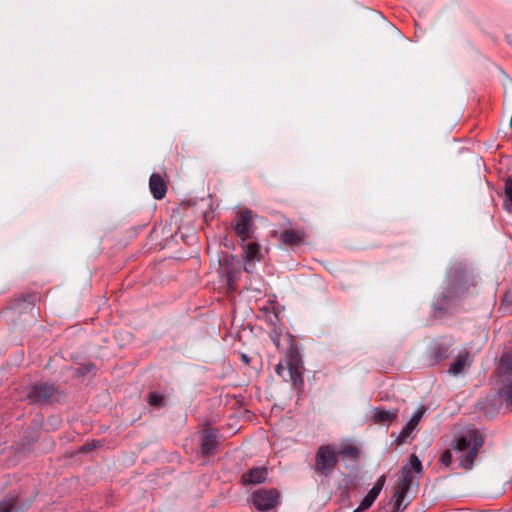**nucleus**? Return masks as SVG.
<instances>
[{
	"label": "nucleus",
	"instance_id": "nucleus-19",
	"mask_svg": "<svg viewBox=\"0 0 512 512\" xmlns=\"http://www.w3.org/2000/svg\"><path fill=\"white\" fill-rule=\"evenodd\" d=\"M469 366L468 353L460 354L457 356L455 361L451 364L449 372L457 375L461 373L465 367Z\"/></svg>",
	"mask_w": 512,
	"mask_h": 512
},
{
	"label": "nucleus",
	"instance_id": "nucleus-13",
	"mask_svg": "<svg viewBox=\"0 0 512 512\" xmlns=\"http://www.w3.org/2000/svg\"><path fill=\"white\" fill-rule=\"evenodd\" d=\"M398 412V409L385 410L382 408H374L371 418L376 424L389 425L397 418Z\"/></svg>",
	"mask_w": 512,
	"mask_h": 512
},
{
	"label": "nucleus",
	"instance_id": "nucleus-12",
	"mask_svg": "<svg viewBox=\"0 0 512 512\" xmlns=\"http://www.w3.org/2000/svg\"><path fill=\"white\" fill-rule=\"evenodd\" d=\"M385 482V478L382 476L373 486V488L368 492V494L362 499L359 507L355 510V512L364 511L371 507L373 502L376 500L378 495L380 494L383 485Z\"/></svg>",
	"mask_w": 512,
	"mask_h": 512
},
{
	"label": "nucleus",
	"instance_id": "nucleus-8",
	"mask_svg": "<svg viewBox=\"0 0 512 512\" xmlns=\"http://www.w3.org/2000/svg\"><path fill=\"white\" fill-rule=\"evenodd\" d=\"M62 398V394L58 392L53 385L41 383L34 384V402H58Z\"/></svg>",
	"mask_w": 512,
	"mask_h": 512
},
{
	"label": "nucleus",
	"instance_id": "nucleus-14",
	"mask_svg": "<svg viewBox=\"0 0 512 512\" xmlns=\"http://www.w3.org/2000/svg\"><path fill=\"white\" fill-rule=\"evenodd\" d=\"M217 432L205 430L201 440V452L203 455H212L217 445Z\"/></svg>",
	"mask_w": 512,
	"mask_h": 512
},
{
	"label": "nucleus",
	"instance_id": "nucleus-18",
	"mask_svg": "<svg viewBox=\"0 0 512 512\" xmlns=\"http://www.w3.org/2000/svg\"><path fill=\"white\" fill-rule=\"evenodd\" d=\"M243 255L246 261L260 260V246L255 242L242 245Z\"/></svg>",
	"mask_w": 512,
	"mask_h": 512
},
{
	"label": "nucleus",
	"instance_id": "nucleus-16",
	"mask_svg": "<svg viewBox=\"0 0 512 512\" xmlns=\"http://www.w3.org/2000/svg\"><path fill=\"white\" fill-rule=\"evenodd\" d=\"M304 236L305 234L301 230L287 229L280 234L279 240L283 244L298 245L303 242Z\"/></svg>",
	"mask_w": 512,
	"mask_h": 512
},
{
	"label": "nucleus",
	"instance_id": "nucleus-23",
	"mask_svg": "<svg viewBox=\"0 0 512 512\" xmlns=\"http://www.w3.org/2000/svg\"><path fill=\"white\" fill-rule=\"evenodd\" d=\"M148 403L151 406L161 407L164 402L163 396L158 392H152L148 395Z\"/></svg>",
	"mask_w": 512,
	"mask_h": 512
},
{
	"label": "nucleus",
	"instance_id": "nucleus-6",
	"mask_svg": "<svg viewBox=\"0 0 512 512\" xmlns=\"http://www.w3.org/2000/svg\"><path fill=\"white\" fill-rule=\"evenodd\" d=\"M253 227V216L251 210L243 209L236 213L233 230L242 243H245L251 238Z\"/></svg>",
	"mask_w": 512,
	"mask_h": 512
},
{
	"label": "nucleus",
	"instance_id": "nucleus-24",
	"mask_svg": "<svg viewBox=\"0 0 512 512\" xmlns=\"http://www.w3.org/2000/svg\"><path fill=\"white\" fill-rule=\"evenodd\" d=\"M410 464L411 467L409 469L412 470V473L415 472L419 474L422 472V463L415 454L410 456Z\"/></svg>",
	"mask_w": 512,
	"mask_h": 512
},
{
	"label": "nucleus",
	"instance_id": "nucleus-28",
	"mask_svg": "<svg viewBox=\"0 0 512 512\" xmlns=\"http://www.w3.org/2000/svg\"><path fill=\"white\" fill-rule=\"evenodd\" d=\"M252 266L251 264H246L244 269L246 272L251 273L252 272Z\"/></svg>",
	"mask_w": 512,
	"mask_h": 512
},
{
	"label": "nucleus",
	"instance_id": "nucleus-11",
	"mask_svg": "<svg viewBox=\"0 0 512 512\" xmlns=\"http://www.w3.org/2000/svg\"><path fill=\"white\" fill-rule=\"evenodd\" d=\"M149 188L153 197L161 200L166 196L167 184L160 174L153 173L149 179Z\"/></svg>",
	"mask_w": 512,
	"mask_h": 512
},
{
	"label": "nucleus",
	"instance_id": "nucleus-22",
	"mask_svg": "<svg viewBox=\"0 0 512 512\" xmlns=\"http://www.w3.org/2000/svg\"><path fill=\"white\" fill-rule=\"evenodd\" d=\"M224 281L227 285L228 291L233 292L236 290V275L232 270L225 273Z\"/></svg>",
	"mask_w": 512,
	"mask_h": 512
},
{
	"label": "nucleus",
	"instance_id": "nucleus-2",
	"mask_svg": "<svg viewBox=\"0 0 512 512\" xmlns=\"http://www.w3.org/2000/svg\"><path fill=\"white\" fill-rule=\"evenodd\" d=\"M303 364L299 351L290 347L286 353L285 364L276 365L275 372L284 381H289L293 388L301 389L304 381L302 377Z\"/></svg>",
	"mask_w": 512,
	"mask_h": 512
},
{
	"label": "nucleus",
	"instance_id": "nucleus-27",
	"mask_svg": "<svg viewBox=\"0 0 512 512\" xmlns=\"http://www.w3.org/2000/svg\"><path fill=\"white\" fill-rule=\"evenodd\" d=\"M440 463L446 467L452 464V452L450 449L445 450L440 456Z\"/></svg>",
	"mask_w": 512,
	"mask_h": 512
},
{
	"label": "nucleus",
	"instance_id": "nucleus-29",
	"mask_svg": "<svg viewBox=\"0 0 512 512\" xmlns=\"http://www.w3.org/2000/svg\"><path fill=\"white\" fill-rule=\"evenodd\" d=\"M242 359H243L246 363H248V362H249V360H248V358H247V356H246V355H242Z\"/></svg>",
	"mask_w": 512,
	"mask_h": 512
},
{
	"label": "nucleus",
	"instance_id": "nucleus-25",
	"mask_svg": "<svg viewBox=\"0 0 512 512\" xmlns=\"http://www.w3.org/2000/svg\"><path fill=\"white\" fill-rule=\"evenodd\" d=\"M448 349L442 346H436L433 349V357L436 361H440L447 357Z\"/></svg>",
	"mask_w": 512,
	"mask_h": 512
},
{
	"label": "nucleus",
	"instance_id": "nucleus-4",
	"mask_svg": "<svg viewBox=\"0 0 512 512\" xmlns=\"http://www.w3.org/2000/svg\"><path fill=\"white\" fill-rule=\"evenodd\" d=\"M450 287L443 293V302L448 299L459 296L468 289V273L462 263L453 265L448 273Z\"/></svg>",
	"mask_w": 512,
	"mask_h": 512
},
{
	"label": "nucleus",
	"instance_id": "nucleus-5",
	"mask_svg": "<svg viewBox=\"0 0 512 512\" xmlns=\"http://www.w3.org/2000/svg\"><path fill=\"white\" fill-rule=\"evenodd\" d=\"M498 374L501 382L500 394L507 405H512V351L501 357Z\"/></svg>",
	"mask_w": 512,
	"mask_h": 512
},
{
	"label": "nucleus",
	"instance_id": "nucleus-20",
	"mask_svg": "<svg viewBox=\"0 0 512 512\" xmlns=\"http://www.w3.org/2000/svg\"><path fill=\"white\" fill-rule=\"evenodd\" d=\"M503 207L507 212L512 213V177H508L505 181Z\"/></svg>",
	"mask_w": 512,
	"mask_h": 512
},
{
	"label": "nucleus",
	"instance_id": "nucleus-1",
	"mask_svg": "<svg viewBox=\"0 0 512 512\" xmlns=\"http://www.w3.org/2000/svg\"><path fill=\"white\" fill-rule=\"evenodd\" d=\"M483 442L481 434L475 429L468 430L453 441L452 448L460 454L459 462L461 467L465 469L472 467Z\"/></svg>",
	"mask_w": 512,
	"mask_h": 512
},
{
	"label": "nucleus",
	"instance_id": "nucleus-10",
	"mask_svg": "<svg viewBox=\"0 0 512 512\" xmlns=\"http://www.w3.org/2000/svg\"><path fill=\"white\" fill-rule=\"evenodd\" d=\"M414 481V475L412 470L407 466H403L401 469V478L398 481L395 492L399 493L400 498H406L408 491Z\"/></svg>",
	"mask_w": 512,
	"mask_h": 512
},
{
	"label": "nucleus",
	"instance_id": "nucleus-17",
	"mask_svg": "<svg viewBox=\"0 0 512 512\" xmlns=\"http://www.w3.org/2000/svg\"><path fill=\"white\" fill-rule=\"evenodd\" d=\"M0 512H22L18 498L9 496L2 499L0 501Z\"/></svg>",
	"mask_w": 512,
	"mask_h": 512
},
{
	"label": "nucleus",
	"instance_id": "nucleus-3",
	"mask_svg": "<svg viewBox=\"0 0 512 512\" xmlns=\"http://www.w3.org/2000/svg\"><path fill=\"white\" fill-rule=\"evenodd\" d=\"M338 464V452L333 445H321L315 454L314 470L317 474L329 477Z\"/></svg>",
	"mask_w": 512,
	"mask_h": 512
},
{
	"label": "nucleus",
	"instance_id": "nucleus-9",
	"mask_svg": "<svg viewBox=\"0 0 512 512\" xmlns=\"http://www.w3.org/2000/svg\"><path fill=\"white\" fill-rule=\"evenodd\" d=\"M426 412V408L421 406L418 410L413 414L410 420L404 425L400 434H399V443H404L407 438L413 433L417 425L419 424L421 418L424 416Z\"/></svg>",
	"mask_w": 512,
	"mask_h": 512
},
{
	"label": "nucleus",
	"instance_id": "nucleus-26",
	"mask_svg": "<svg viewBox=\"0 0 512 512\" xmlns=\"http://www.w3.org/2000/svg\"><path fill=\"white\" fill-rule=\"evenodd\" d=\"M394 510L393 512H402L405 508H406V504L403 505V502H404V499L405 498H400L399 497V493L395 492L394 493Z\"/></svg>",
	"mask_w": 512,
	"mask_h": 512
},
{
	"label": "nucleus",
	"instance_id": "nucleus-7",
	"mask_svg": "<svg viewBox=\"0 0 512 512\" xmlns=\"http://www.w3.org/2000/svg\"><path fill=\"white\" fill-rule=\"evenodd\" d=\"M279 494L276 490H257L252 494L253 505L260 511L273 509L278 504Z\"/></svg>",
	"mask_w": 512,
	"mask_h": 512
},
{
	"label": "nucleus",
	"instance_id": "nucleus-21",
	"mask_svg": "<svg viewBox=\"0 0 512 512\" xmlns=\"http://www.w3.org/2000/svg\"><path fill=\"white\" fill-rule=\"evenodd\" d=\"M338 455H342L344 457L355 459L359 455V450L356 446L347 444L342 446L339 450H337Z\"/></svg>",
	"mask_w": 512,
	"mask_h": 512
},
{
	"label": "nucleus",
	"instance_id": "nucleus-15",
	"mask_svg": "<svg viewBox=\"0 0 512 512\" xmlns=\"http://www.w3.org/2000/svg\"><path fill=\"white\" fill-rule=\"evenodd\" d=\"M267 477V469L265 467H257L243 474L242 481L245 484H259L265 481Z\"/></svg>",
	"mask_w": 512,
	"mask_h": 512
}]
</instances>
